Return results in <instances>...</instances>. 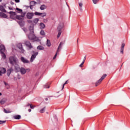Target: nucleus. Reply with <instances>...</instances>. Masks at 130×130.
Listing matches in <instances>:
<instances>
[{"label": "nucleus", "mask_w": 130, "mask_h": 130, "mask_svg": "<svg viewBox=\"0 0 130 130\" xmlns=\"http://www.w3.org/2000/svg\"><path fill=\"white\" fill-rule=\"evenodd\" d=\"M50 87L49 86V83H46V84H45L44 85V88L45 89H48Z\"/></svg>", "instance_id": "33"}, {"label": "nucleus", "mask_w": 130, "mask_h": 130, "mask_svg": "<svg viewBox=\"0 0 130 130\" xmlns=\"http://www.w3.org/2000/svg\"><path fill=\"white\" fill-rule=\"evenodd\" d=\"M62 45H63V43L62 42H61L58 46V47L57 50V52L53 58V59H55V58H56V56L57 55V53L59 52V51H60V50H59V49H61V47H62Z\"/></svg>", "instance_id": "6"}, {"label": "nucleus", "mask_w": 130, "mask_h": 130, "mask_svg": "<svg viewBox=\"0 0 130 130\" xmlns=\"http://www.w3.org/2000/svg\"><path fill=\"white\" fill-rule=\"evenodd\" d=\"M21 15H20L23 19H24V17H25V15H26V12H22Z\"/></svg>", "instance_id": "36"}, {"label": "nucleus", "mask_w": 130, "mask_h": 130, "mask_svg": "<svg viewBox=\"0 0 130 130\" xmlns=\"http://www.w3.org/2000/svg\"><path fill=\"white\" fill-rule=\"evenodd\" d=\"M46 45L48 47H50V46H51V43L50 42V40L49 39H47Z\"/></svg>", "instance_id": "20"}, {"label": "nucleus", "mask_w": 130, "mask_h": 130, "mask_svg": "<svg viewBox=\"0 0 130 130\" xmlns=\"http://www.w3.org/2000/svg\"><path fill=\"white\" fill-rule=\"evenodd\" d=\"M10 18H11V19H13V20H15V18H14L13 15H10Z\"/></svg>", "instance_id": "49"}, {"label": "nucleus", "mask_w": 130, "mask_h": 130, "mask_svg": "<svg viewBox=\"0 0 130 130\" xmlns=\"http://www.w3.org/2000/svg\"><path fill=\"white\" fill-rule=\"evenodd\" d=\"M18 79H20V77H19Z\"/></svg>", "instance_id": "63"}, {"label": "nucleus", "mask_w": 130, "mask_h": 130, "mask_svg": "<svg viewBox=\"0 0 130 130\" xmlns=\"http://www.w3.org/2000/svg\"><path fill=\"white\" fill-rule=\"evenodd\" d=\"M34 54L31 55V57H30V62H33L34 61V59L36 58V56L38 55V52H35V51H32Z\"/></svg>", "instance_id": "7"}, {"label": "nucleus", "mask_w": 130, "mask_h": 130, "mask_svg": "<svg viewBox=\"0 0 130 130\" xmlns=\"http://www.w3.org/2000/svg\"><path fill=\"white\" fill-rule=\"evenodd\" d=\"M4 112H5V113H11V111L10 110H7L6 109H4Z\"/></svg>", "instance_id": "38"}, {"label": "nucleus", "mask_w": 130, "mask_h": 130, "mask_svg": "<svg viewBox=\"0 0 130 130\" xmlns=\"http://www.w3.org/2000/svg\"><path fill=\"white\" fill-rule=\"evenodd\" d=\"M28 112H31V109H29L28 110Z\"/></svg>", "instance_id": "56"}, {"label": "nucleus", "mask_w": 130, "mask_h": 130, "mask_svg": "<svg viewBox=\"0 0 130 130\" xmlns=\"http://www.w3.org/2000/svg\"><path fill=\"white\" fill-rule=\"evenodd\" d=\"M46 101H48V99L47 98L45 99Z\"/></svg>", "instance_id": "58"}, {"label": "nucleus", "mask_w": 130, "mask_h": 130, "mask_svg": "<svg viewBox=\"0 0 130 130\" xmlns=\"http://www.w3.org/2000/svg\"><path fill=\"white\" fill-rule=\"evenodd\" d=\"M31 70L29 68L25 69L24 67H21L20 69L19 72L21 75H25L26 73H29Z\"/></svg>", "instance_id": "4"}, {"label": "nucleus", "mask_w": 130, "mask_h": 130, "mask_svg": "<svg viewBox=\"0 0 130 130\" xmlns=\"http://www.w3.org/2000/svg\"><path fill=\"white\" fill-rule=\"evenodd\" d=\"M9 60L10 64H12V66H14V64H16V63L18 62V58H17V57L15 56L9 57Z\"/></svg>", "instance_id": "2"}, {"label": "nucleus", "mask_w": 130, "mask_h": 130, "mask_svg": "<svg viewBox=\"0 0 130 130\" xmlns=\"http://www.w3.org/2000/svg\"><path fill=\"white\" fill-rule=\"evenodd\" d=\"M24 44L29 50L31 49V48H33V46H32V44H31V43L29 41H25L24 42Z\"/></svg>", "instance_id": "8"}, {"label": "nucleus", "mask_w": 130, "mask_h": 130, "mask_svg": "<svg viewBox=\"0 0 130 130\" xmlns=\"http://www.w3.org/2000/svg\"><path fill=\"white\" fill-rule=\"evenodd\" d=\"M24 7H25V8H27V9H28V8H29V6L25 5Z\"/></svg>", "instance_id": "51"}, {"label": "nucleus", "mask_w": 130, "mask_h": 130, "mask_svg": "<svg viewBox=\"0 0 130 130\" xmlns=\"http://www.w3.org/2000/svg\"><path fill=\"white\" fill-rule=\"evenodd\" d=\"M6 120H0V124H4V123H6Z\"/></svg>", "instance_id": "41"}, {"label": "nucleus", "mask_w": 130, "mask_h": 130, "mask_svg": "<svg viewBox=\"0 0 130 130\" xmlns=\"http://www.w3.org/2000/svg\"><path fill=\"white\" fill-rule=\"evenodd\" d=\"M27 22H28V23H29V24H31V23H32L33 21H32V20H27Z\"/></svg>", "instance_id": "45"}, {"label": "nucleus", "mask_w": 130, "mask_h": 130, "mask_svg": "<svg viewBox=\"0 0 130 130\" xmlns=\"http://www.w3.org/2000/svg\"><path fill=\"white\" fill-rule=\"evenodd\" d=\"M14 119H20L21 118V115H16L13 116Z\"/></svg>", "instance_id": "28"}, {"label": "nucleus", "mask_w": 130, "mask_h": 130, "mask_svg": "<svg viewBox=\"0 0 130 130\" xmlns=\"http://www.w3.org/2000/svg\"><path fill=\"white\" fill-rule=\"evenodd\" d=\"M37 49L38 50H44V47H43L41 45H39L37 47Z\"/></svg>", "instance_id": "24"}, {"label": "nucleus", "mask_w": 130, "mask_h": 130, "mask_svg": "<svg viewBox=\"0 0 130 130\" xmlns=\"http://www.w3.org/2000/svg\"><path fill=\"white\" fill-rule=\"evenodd\" d=\"M33 17H34V13L33 12H28L26 14V18L27 19H29L31 20V19H33Z\"/></svg>", "instance_id": "9"}, {"label": "nucleus", "mask_w": 130, "mask_h": 130, "mask_svg": "<svg viewBox=\"0 0 130 130\" xmlns=\"http://www.w3.org/2000/svg\"><path fill=\"white\" fill-rule=\"evenodd\" d=\"M27 37L29 40H33L34 41H37V42H40V40L38 38L34 32H29L28 35H27Z\"/></svg>", "instance_id": "1"}, {"label": "nucleus", "mask_w": 130, "mask_h": 130, "mask_svg": "<svg viewBox=\"0 0 130 130\" xmlns=\"http://www.w3.org/2000/svg\"><path fill=\"white\" fill-rule=\"evenodd\" d=\"M82 64H84V63H85V61H82V63H81Z\"/></svg>", "instance_id": "55"}, {"label": "nucleus", "mask_w": 130, "mask_h": 130, "mask_svg": "<svg viewBox=\"0 0 130 130\" xmlns=\"http://www.w3.org/2000/svg\"><path fill=\"white\" fill-rule=\"evenodd\" d=\"M0 96H2V92H0Z\"/></svg>", "instance_id": "59"}, {"label": "nucleus", "mask_w": 130, "mask_h": 130, "mask_svg": "<svg viewBox=\"0 0 130 130\" xmlns=\"http://www.w3.org/2000/svg\"><path fill=\"white\" fill-rule=\"evenodd\" d=\"M54 118L56 119V115H54Z\"/></svg>", "instance_id": "57"}, {"label": "nucleus", "mask_w": 130, "mask_h": 130, "mask_svg": "<svg viewBox=\"0 0 130 130\" xmlns=\"http://www.w3.org/2000/svg\"><path fill=\"white\" fill-rule=\"evenodd\" d=\"M40 29H44L45 28V25L43 22H41L40 24Z\"/></svg>", "instance_id": "25"}, {"label": "nucleus", "mask_w": 130, "mask_h": 130, "mask_svg": "<svg viewBox=\"0 0 130 130\" xmlns=\"http://www.w3.org/2000/svg\"><path fill=\"white\" fill-rule=\"evenodd\" d=\"M124 46H125V44H124V43H122L121 44V47L120 49V53H121L122 54H123V50L124 49Z\"/></svg>", "instance_id": "16"}, {"label": "nucleus", "mask_w": 130, "mask_h": 130, "mask_svg": "<svg viewBox=\"0 0 130 130\" xmlns=\"http://www.w3.org/2000/svg\"><path fill=\"white\" fill-rule=\"evenodd\" d=\"M26 107L30 106L31 109H34V106H32V105L28 104L26 106Z\"/></svg>", "instance_id": "39"}, {"label": "nucleus", "mask_w": 130, "mask_h": 130, "mask_svg": "<svg viewBox=\"0 0 130 130\" xmlns=\"http://www.w3.org/2000/svg\"><path fill=\"white\" fill-rule=\"evenodd\" d=\"M16 10L18 11L17 13H18V14H21L23 12V10L20 8H16Z\"/></svg>", "instance_id": "32"}, {"label": "nucleus", "mask_w": 130, "mask_h": 130, "mask_svg": "<svg viewBox=\"0 0 130 130\" xmlns=\"http://www.w3.org/2000/svg\"><path fill=\"white\" fill-rule=\"evenodd\" d=\"M17 47L18 48H19V49L21 50L22 53H24V52L25 51V50H24V49H23V45H22L21 43L18 44Z\"/></svg>", "instance_id": "11"}, {"label": "nucleus", "mask_w": 130, "mask_h": 130, "mask_svg": "<svg viewBox=\"0 0 130 130\" xmlns=\"http://www.w3.org/2000/svg\"><path fill=\"white\" fill-rule=\"evenodd\" d=\"M36 4H37V3L35 1H31L29 3V5L30 6H32V7H34V6L36 5Z\"/></svg>", "instance_id": "27"}, {"label": "nucleus", "mask_w": 130, "mask_h": 130, "mask_svg": "<svg viewBox=\"0 0 130 130\" xmlns=\"http://www.w3.org/2000/svg\"><path fill=\"white\" fill-rule=\"evenodd\" d=\"M29 8L30 10H33V6L32 5H29Z\"/></svg>", "instance_id": "48"}, {"label": "nucleus", "mask_w": 130, "mask_h": 130, "mask_svg": "<svg viewBox=\"0 0 130 130\" xmlns=\"http://www.w3.org/2000/svg\"><path fill=\"white\" fill-rule=\"evenodd\" d=\"M79 67L80 68H82V67H83V64L81 63L80 65H79Z\"/></svg>", "instance_id": "53"}, {"label": "nucleus", "mask_w": 130, "mask_h": 130, "mask_svg": "<svg viewBox=\"0 0 130 130\" xmlns=\"http://www.w3.org/2000/svg\"><path fill=\"white\" fill-rule=\"evenodd\" d=\"M17 23L21 27H24V26H25V21L23 20L18 21H17Z\"/></svg>", "instance_id": "15"}, {"label": "nucleus", "mask_w": 130, "mask_h": 130, "mask_svg": "<svg viewBox=\"0 0 130 130\" xmlns=\"http://www.w3.org/2000/svg\"><path fill=\"white\" fill-rule=\"evenodd\" d=\"M47 7L45 6V5H42L41 6L40 9L41 11H43L45 10V9H47Z\"/></svg>", "instance_id": "21"}, {"label": "nucleus", "mask_w": 130, "mask_h": 130, "mask_svg": "<svg viewBox=\"0 0 130 130\" xmlns=\"http://www.w3.org/2000/svg\"><path fill=\"white\" fill-rule=\"evenodd\" d=\"M18 79H20V77H19Z\"/></svg>", "instance_id": "62"}, {"label": "nucleus", "mask_w": 130, "mask_h": 130, "mask_svg": "<svg viewBox=\"0 0 130 130\" xmlns=\"http://www.w3.org/2000/svg\"><path fill=\"white\" fill-rule=\"evenodd\" d=\"M40 34L41 36H43V37H44V36H45V35H46L45 32L43 29H42L41 30Z\"/></svg>", "instance_id": "26"}, {"label": "nucleus", "mask_w": 130, "mask_h": 130, "mask_svg": "<svg viewBox=\"0 0 130 130\" xmlns=\"http://www.w3.org/2000/svg\"><path fill=\"white\" fill-rule=\"evenodd\" d=\"M9 10H10L11 11H12V10H13V8H10V7H9Z\"/></svg>", "instance_id": "54"}, {"label": "nucleus", "mask_w": 130, "mask_h": 130, "mask_svg": "<svg viewBox=\"0 0 130 130\" xmlns=\"http://www.w3.org/2000/svg\"><path fill=\"white\" fill-rule=\"evenodd\" d=\"M86 60V56L84 57L83 61H85Z\"/></svg>", "instance_id": "52"}, {"label": "nucleus", "mask_w": 130, "mask_h": 130, "mask_svg": "<svg viewBox=\"0 0 130 130\" xmlns=\"http://www.w3.org/2000/svg\"><path fill=\"white\" fill-rule=\"evenodd\" d=\"M9 14H10V16H17V13L14 11L9 12Z\"/></svg>", "instance_id": "29"}, {"label": "nucleus", "mask_w": 130, "mask_h": 130, "mask_svg": "<svg viewBox=\"0 0 130 130\" xmlns=\"http://www.w3.org/2000/svg\"><path fill=\"white\" fill-rule=\"evenodd\" d=\"M15 3H20V0H14Z\"/></svg>", "instance_id": "50"}, {"label": "nucleus", "mask_w": 130, "mask_h": 130, "mask_svg": "<svg viewBox=\"0 0 130 130\" xmlns=\"http://www.w3.org/2000/svg\"><path fill=\"white\" fill-rule=\"evenodd\" d=\"M20 60L23 63H29V62H30V61H29V60H28V59H27L26 58H25L23 56L20 57Z\"/></svg>", "instance_id": "10"}, {"label": "nucleus", "mask_w": 130, "mask_h": 130, "mask_svg": "<svg viewBox=\"0 0 130 130\" xmlns=\"http://www.w3.org/2000/svg\"><path fill=\"white\" fill-rule=\"evenodd\" d=\"M67 5L68 7H69V5H68V4H67Z\"/></svg>", "instance_id": "61"}, {"label": "nucleus", "mask_w": 130, "mask_h": 130, "mask_svg": "<svg viewBox=\"0 0 130 130\" xmlns=\"http://www.w3.org/2000/svg\"><path fill=\"white\" fill-rule=\"evenodd\" d=\"M69 83V81L67 80L62 85V90H63V88H64V85H66V84H68Z\"/></svg>", "instance_id": "42"}, {"label": "nucleus", "mask_w": 130, "mask_h": 130, "mask_svg": "<svg viewBox=\"0 0 130 130\" xmlns=\"http://www.w3.org/2000/svg\"><path fill=\"white\" fill-rule=\"evenodd\" d=\"M0 16L2 17V18H4L5 19H7V18H8V15L3 12L0 13Z\"/></svg>", "instance_id": "18"}, {"label": "nucleus", "mask_w": 130, "mask_h": 130, "mask_svg": "<svg viewBox=\"0 0 130 130\" xmlns=\"http://www.w3.org/2000/svg\"><path fill=\"white\" fill-rule=\"evenodd\" d=\"M107 76V75L105 74L96 83H95V87H97V86H99L100 84H101V82L103 81L106 78Z\"/></svg>", "instance_id": "5"}, {"label": "nucleus", "mask_w": 130, "mask_h": 130, "mask_svg": "<svg viewBox=\"0 0 130 130\" xmlns=\"http://www.w3.org/2000/svg\"><path fill=\"white\" fill-rule=\"evenodd\" d=\"M6 50V48L5 47V45H1L0 46V52L1 53L2 56L4 59H6L7 58V56L6 55V54H5V51Z\"/></svg>", "instance_id": "3"}, {"label": "nucleus", "mask_w": 130, "mask_h": 130, "mask_svg": "<svg viewBox=\"0 0 130 130\" xmlns=\"http://www.w3.org/2000/svg\"><path fill=\"white\" fill-rule=\"evenodd\" d=\"M0 10L1 11V12H3V13L7 12V11L6 10V9H5V8H4V6H0Z\"/></svg>", "instance_id": "22"}, {"label": "nucleus", "mask_w": 130, "mask_h": 130, "mask_svg": "<svg viewBox=\"0 0 130 130\" xmlns=\"http://www.w3.org/2000/svg\"><path fill=\"white\" fill-rule=\"evenodd\" d=\"M7 102V99H3L0 101V104H5V103Z\"/></svg>", "instance_id": "30"}, {"label": "nucleus", "mask_w": 130, "mask_h": 130, "mask_svg": "<svg viewBox=\"0 0 130 130\" xmlns=\"http://www.w3.org/2000/svg\"><path fill=\"white\" fill-rule=\"evenodd\" d=\"M13 71L14 70H13L12 68H10L7 70L6 72L8 77H10V76H11V74H12V72H13Z\"/></svg>", "instance_id": "13"}, {"label": "nucleus", "mask_w": 130, "mask_h": 130, "mask_svg": "<svg viewBox=\"0 0 130 130\" xmlns=\"http://www.w3.org/2000/svg\"><path fill=\"white\" fill-rule=\"evenodd\" d=\"M3 0H0V3H1V2Z\"/></svg>", "instance_id": "60"}, {"label": "nucleus", "mask_w": 130, "mask_h": 130, "mask_svg": "<svg viewBox=\"0 0 130 130\" xmlns=\"http://www.w3.org/2000/svg\"><path fill=\"white\" fill-rule=\"evenodd\" d=\"M79 6L80 7V10L81 11H83V9H82V7H83V3H79Z\"/></svg>", "instance_id": "40"}, {"label": "nucleus", "mask_w": 130, "mask_h": 130, "mask_svg": "<svg viewBox=\"0 0 130 130\" xmlns=\"http://www.w3.org/2000/svg\"><path fill=\"white\" fill-rule=\"evenodd\" d=\"M7 73V69L5 68H1L0 70V76H3V74Z\"/></svg>", "instance_id": "12"}, {"label": "nucleus", "mask_w": 130, "mask_h": 130, "mask_svg": "<svg viewBox=\"0 0 130 130\" xmlns=\"http://www.w3.org/2000/svg\"><path fill=\"white\" fill-rule=\"evenodd\" d=\"M46 13H42V14L41 15V17H46Z\"/></svg>", "instance_id": "43"}, {"label": "nucleus", "mask_w": 130, "mask_h": 130, "mask_svg": "<svg viewBox=\"0 0 130 130\" xmlns=\"http://www.w3.org/2000/svg\"><path fill=\"white\" fill-rule=\"evenodd\" d=\"M58 33L57 36V38H59V37H60V35H61V31H58Z\"/></svg>", "instance_id": "37"}, {"label": "nucleus", "mask_w": 130, "mask_h": 130, "mask_svg": "<svg viewBox=\"0 0 130 130\" xmlns=\"http://www.w3.org/2000/svg\"><path fill=\"white\" fill-rule=\"evenodd\" d=\"M10 4L12 5V6H14V5H15V3H14V2H13L12 1L10 2Z\"/></svg>", "instance_id": "47"}, {"label": "nucleus", "mask_w": 130, "mask_h": 130, "mask_svg": "<svg viewBox=\"0 0 130 130\" xmlns=\"http://www.w3.org/2000/svg\"><path fill=\"white\" fill-rule=\"evenodd\" d=\"M4 84L6 86H9V84L7 83V82H6L5 81H4Z\"/></svg>", "instance_id": "46"}, {"label": "nucleus", "mask_w": 130, "mask_h": 130, "mask_svg": "<svg viewBox=\"0 0 130 130\" xmlns=\"http://www.w3.org/2000/svg\"><path fill=\"white\" fill-rule=\"evenodd\" d=\"M92 2L94 5H96L98 3V0H92Z\"/></svg>", "instance_id": "44"}, {"label": "nucleus", "mask_w": 130, "mask_h": 130, "mask_svg": "<svg viewBox=\"0 0 130 130\" xmlns=\"http://www.w3.org/2000/svg\"><path fill=\"white\" fill-rule=\"evenodd\" d=\"M33 22H34V24H35L36 25V24H37V23H38V22H39V18H35V19H34Z\"/></svg>", "instance_id": "31"}, {"label": "nucleus", "mask_w": 130, "mask_h": 130, "mask_svg": "<svg viewBox=\"0 0 130 130\" xmlns=\"http://www.w3.org/2000/svg\"><path fill=\"white\" fill-rule=\"evenodd\" d=\"M34 14V15H35V16H41V15L42 14V13L36 12Z\"/></svg>", "instance_id": "34"}, {"label": "nucleus", "mask_w": 130, "mask_h": 130, "mask_svg": "<svg viewBox=\"0 0 130 130\" xmlns=\"http://www.w3.org/2000/svg\"><path fill=\"white\" fill-rule=\"evenodd\" d=\"M45 108L46 107H44L43 109H41L40 110V113H44V112H45Z\"/></svg>", "instance_id": "35"}, {"label": "nucleus", "mask_w": 130, "mask_h": 130, "mask_svg": "<svg viewBox=\"0 0 130 130\" xmlns=\"http://www.w3.org/2000/svg\"><path fill=\"white\" fill-rule=\"evenodd\" d=\"M63 28V24H60L58 26L57 30L58 31H61Z\"/></svg>", "instance_id": "17"}, {"label": "nucleus", "mask_w": 130, "mask_h": 130, "mask_svg": "<svg viewBox=\"0 0 130 130\" xmlns=\"http://www.w3.org/2000/svg\"><path fill=\"white\" fill-rule=\"evenodd\" d=\"M12 66H14L15 68V71H16V72H20V70L21 69V68H20V66H19V64H18L16 63V64H14V65H12Z\"/></svg>", "instance_id": "14"}, {"label": "nucleus", "mask_w": 130, "mask_h": 130, "mask_svg": "<svg viewBox=\"0 0 130 130\" xmlns=\"http://www.w3.org/2000/svg\"><path fill=\"white\" fill-rule=\"evenodd\" d=\"M16 19H17V20H19V21H23V20H24V18H22L21 15H16Z\"/></svg>", "instance_id": "19"}, {"label": "nucleus", "mask_w": 130, "mask_h": 130, "mask_svg": "<svg viewBox=\"0 0 130 130\" xmlns=\"http://www.w3.org/2000/svg\"><path fill=\"white\" fill-rule=\"evenodd\" d=\"M29 30L30 31V33H34V27L32 26H30L29 28Z\"/></svg>", "instance_id": "23"}]
</instances>
